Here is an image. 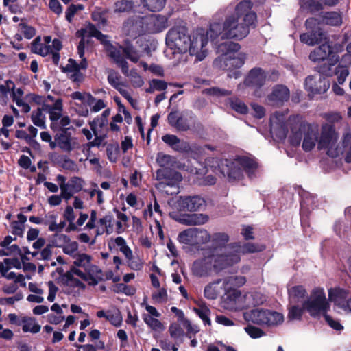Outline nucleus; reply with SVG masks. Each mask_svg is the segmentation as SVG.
<instances>
[{"instance_id":"f257e3e1","label":"nucleus","mask_w":351,"mask_h":351,"mask_svg":"<svg viewBox=\"0 0 351 351\" xmlns=\"http://www.w3.org/2000/svg\"><path fill=\"white\" fill-rule=\"evenodd\" d=\"M326 125H332L323 124L319 132L318 125L309 123L299 115L291 116L287 119V113L281 112H276L270 117V132L272 136L283 140L287 137L289 128L290 143L294 146L301 144L304 152L313 150L317 145L319 150L324 151L327 154L326 148L319 147L324 128Z\"/></svg>"},{"instance_id":"f03ea898","label":"nucleus","mask_w":351,"mask_h":351,"mask_svg":"<svg viewBox=\"0 0 351 351\" xmlns=\"http://www.w3.org/2000/svg\"><path fill=\"white\" fill-rule=\"evenodd\" d=\"M263 249L262 246L251 243L243 245L230 243L216 250L212 256H206L202 261H195L192 267L193 273L197 276L202 277L209 275L212 271L219 272L239 263L241 254L258 252Z\"/></svg>"},{"instance_id":"7ed1b4c3","label":"nucleus","mask_w":351,"mask_h":351,"mask_svg":"<svg viewBox=\"0 0 351 351\" xmlns=\"http://www.w3.org/2000/svg\"><path fill=\"white\" fill-rule=\"evenodd\" d=\"M252 5L249 0L241 1L237 5L234 13L226 18L222 27L219 23L210 25V37L218 33L217 36L221 39L240 40L246 37L250 32V27L254 25L256 19L255 12L251 10Z\"/></svg>"},{"instance_id":"20e7f679","label":"nucleus","mask_w":351,"mask_h":351,"mask_svg":"<svg viewBox=\"0 0 351 351\" xmlns=\"http://www.w3.org/2000/svg\"><path fill=\"white\" fill-rule=\"evenodd\" d=\"M169 205L172 210L169 216L176 221L187 226H199L208 221L209 217L206 214H182L180 211L195 212L204 209L206 204L204 198L199 196L179 197L176 199H171Z\"/></svg>"},{"instance_id":"39448f33","label":"nucleus","mask_w":351,"mask_h":351,"mask_svg":"<svg viewBox=\"0 0 351 351\" xmlns=\"http://www.w3.org/2000/svg\"><path fill=\"white\" fill-rule=\"evenodd\" d=\"M206 165L215 173H221L230 182L241 180L243 178V171L251 177L257 169L256 162L245 157H237L233 160L208 158L206 160Z\"/></svg>"},{"instance_id":"423d86ee","label":"nucleus","mask_w":351,"mask_h":351,"mask_svg":"<svg viewBox=\"0 0 351 351\" xmlns=\"http://www.w3.org/2000/svg\"><path fill=\"white\" fill-rule=\"evenodd\" d=\"M77 35L81 37V40L77 46V53L80 58H82V60L80 64H77L73 59H69L66 65L62 67V71L66 73L72 81L79 83L84 79V75L80 72V70H85L88 66L87 60L84 57L85 43L88 42L89 37H95L101 41H104L106 36L102 34L91 24L87 25L83 29L78 31Z\"/></svg>"},{"instance_id":"0eeeda50","label":"nucleus","mask_w":351,"mask_h":351,"mask_svg":"<svg viewBox=\"0 0 351 351\" xmlns=\"http://www.w3.org/2000/svg\"><path fill=\"white\" fill-rule=\"evenodd\" d=\"M339 134L334 125L324 128L323 136L319 147L327 149V155L331 158H338L344 154L346 162H351V130L348 128L342 134L341 141Z\"/></svg>"},{"instance_id":"6e6552de","label":"nucleus","mask_w":351,"mask_h":351,"mask_svg":"<svg viewBox=\"0 0 351 351\" xmlns=\"http://www.w3.org/2000/svg\"><path fill=\"white\" fill-rule=\"evenodd\" d=\"M157 163L162 167L156 171V178L158 181L156 188L167 195H175L179 193V184L182 177L178 172L169 170L173 166L174 159L169 155L158 153L156 157Z\"/></svg>"},{"instance_id":"1a4fd4ad","label":"nucleus","mask_w":351,"mask_h":351,"mask_svg":"<svg viewBox=\"0 0 351 351\" xmlns=\"http://www.w3.org/2000/svg\"><path fill=\"white\" fill-rule=\"evenodd\" d=\"M309 59L314 62L327 60L328 64H324L319 69V72L326 76L337 75V82L339 84L344 83L349 74L347 67L338 66L335 69H332L333 66L338 62V55L332 50L331 46L326 42L319 47L315 49L309 54Z\"/></svg>"},{"instance_id":"9d476101","label":"nucleus","mask_w":351,"mask_h":351,"mask_svg":"<svg viewBox=\"0 0 351 351\" xmlns=\"http://www.w3.org/2000/svg\"><path fill=\"white\" fill-rule=\"evenodd\" d=\"M302 306L303 308L311 316L317 317L324 315L326 322L332 328L337 330H340L343 328V326L339 322L334 320L331 317L326 315V313L330 308V305L327 301L323 288H314L311 291L310 296L303 302Z\"/></svg>"},{"instance_id":"9b49d317","label":"nucleus","mask_w":351,"mask_h":351,"mask_svg":"<svg viewBox=\"0 0 351 351\" xmlns=\"http://www.w3.org/2000/svg\"><path fill=\"white\" fill-rule=\"evenodd\" d=\"M217 45V53L220 55L221 61L224 62L225 66L228 69L239 68L245 59V54L239 53L240 46L238 43L230 40H226Z\"/></svg>"},{"instance_id":"f8f14e48","label":"nucleus","mask_w":351,"mask_h":351,"mask_svg":"<svg viewBox=\"0 0 351 351\" xmlns=\"http://www.w3.org/2000/svg\"><path fill=\"white\" fill-rule=\"evenodd\" d=\"M245 321L267 327H274L284 322V315L278 312L264 308H255L244 313Z\"/></svg>"},{"instance_id":"ddd939ff","label":"nucleus","mask_w":351,"mask_h":351,"mask_svg":"<svg viewBox=\"0 0 351 351\" xmlns=\"http://www.w3.org/2000/svg\"><path fill=\"white\" fill-rule=\"evenodd\" d=\"M191 35L188 34L184 26L171 28L166 36V43L172 49H176L180 53L186 52V49Z\"/></svg>"},{"instance_id":"4468645a","label":"nucleus","mask_w":351,"mask_h":351,"mask_svg":"<svg viewBox=\"0 0 351 351\" xmlns=\"http://www.w3.org/2000/svg\"><path fill=\"white\" fill-rule=\"evenodd\" d=\"M208 39L203 31L194 32L191 37L186 49L191 56H194L197 61H202L207 56Z\"/></svg>"},{"instance_id":"2eb2a0df","label":"nucleus","mask_w":351,"mask_h":351,"mask_svg":"<svg viewBox=\"0 0 351 351\" xmlns=\"http://www.w3.org/2000/svg\"><path fill=\"white\" fill-rule=\"evenodd\" d=\"M225 293L221 299L222 307L229 311H239L245 308V294L236 289H223Z\"/></svg>"},{"instance_id":"dca6fc26","label":"nucleus","mask_w":351,"mask_h":351,"mask_svg":"<svg viewBox=\"0 0 351 351\" xmlns=\"http://www.w3.org/2000/svg\"><path fill=\"white\" fill-rule=\"evenodd\" d=\"M209 239L210 235L206 230L195 228L181 232L178 237L180 243L189 245H196L205 243Z\"/></svg>"},{"instance_id":"f3484780","label":"nucleus","mask_w":351,"mask_h":351,"mask_svg":"<svg viewBox=\"0 0 351 351\" xmlns=\"http://www.w3.org/2000/svg\"><path fill=\"white\" fill-rule=\"evenodd\" d=\"M56 180L60 185L61 195L66 201L70 199L75 193L80 191L83 187V180L77 177H73L68 182H66L64 176L58 175Z\"/></svg>"},{"instance_id":"a211bd4d","label":"nucleus","mask_w":351,"mask_h":351,"mask_svg":"<svg viewBox=\"0 0 351 351\" xmlns=\"http://www.w3.org/2000/svg\"><path fill=\"white\" fill-rule=\"evenodd\" d=\"M319 72V73L306 77L304 86L309 94L314 95L324 93L329 88L330 83Z\"/></svg>"},{"instance_id":"6ab92c4d","label":"nucleus","mask_w":351,"mask_h":351,"mask_svg":"<svg viewBox=\"0 0 351 351\" xmlns=\"http://www.w3.org/2000/svg\"><path fill=\"white\" fill-rule=\"evenodd\" d=\"M146 33L160 32L167 27V19L165 16L150 14L145 16Z\"/></svg>"},{"instance_id":"aec40b11","label":"nucleus","mask_w":351,"mask_h":351,"mask_svg":"<svg viewBox=\"0 0 351 351\" xmlns=\"http://www.w3.org/2000/svg\"><path fill=\"white\" fill-rule=\"evenodd\" d=\"M123 28L125 32L132 36L146 33L145 16H135L128 19L125 22Z\"/></svg>"},{"instance_id":"412c9836","label":"nucleus","mask_w":351,"mask_h":351,"mask_svg":"<svg viewBox=\"0 0 351 351\" xmlns=\"http://www.w3.org/2000/svg\"><path fill=\"white\" fill-rule=\"evenodd\" d=\"M51 42V37L47 36L43 38V42H42L40 36H37L31 45V51L36 54H39L42 56H46L52 52L51 45H49Z\"/></svg>"},{"instance_id":"4be33fe9","label":"nucleus","mask_w":351,"mask_h":351,"mask_svg":"<svg viewBox=\"0 0 351 351\" xmlns=\"http://www.w3.org/2000/svg\"><path fill=\"white\" fill-rule=\"evenodd\" d=\"M169 123L177 130L186 131L190 128L187 118L178 111L171 112L167 117Z\"/></svg>"},{"instance_id":"5701e85b","label":"nucleus","mask_w":351,"mask_h":351,"mask_svg":"<svg viewBox=\"0 0 351 351\" xmlns=\"http://www.w3.org/2000/svg\"><path fill=\"white\" fill-rule=\"evenodd\" d=\"M265 79V72L261 69L255 68L250 71L245 80V84L252 88H260L264 84Z\"/></svg>"},{"instance_id":"b1692460","label":"nucleus","mask_w":351,"mask_h":351,"mask_svg":"<svg viewBox=\"0 0 351 351\" xmlns=\"http://www.w3.org/2000/svg\"><path fill=\"white\" fill-rule=\"evenodd\" d=\"M289 90L285 86L277 85L268 96V99L274 104H278L287 101L289 98Z\"/></svg>"},{"instance_id":"393cba45","label":"nucleus","mask_w":351,"mask_h":351,"mask_svg":"<svg viewBox=\"0 0 351 351\" xmlns=\"http://www.w3.org/2000/svg\"><path fill=\"white\" fill-rule=\"evenodd\" d=\"M55 140L57 142L58 146L64 152H71L77 145L75 139L73 138L66 132L57 134L55 136Z\"/></svg>"},{"instance_id":"a878e982","label":"nucleus","mask_w":351,"mask_h":351,"mask_svg":"<svg viewBox=\"0 0 351 351\" xmlns=\"http://www.w3.org/2000/svg\"><path fill=\"white\" fill-rule=\"evenodd\" d=\"M213 241L216 245V247H214L212 250L206 251L204 253V256L202 258L198 259L197 261H202L204 259L206 256H212L215 251L223 248L224 246L229 245L230 244H227L229 241V237L227 234L223 232L215 233L213 236Z\"/></svg>"},{"instance_id":"bb28decb","label":"nucleus","mask_w":351,"mask_h":351,"mask_svg":"<svg viewBox=\"0 0 351 351\" xmlns=\"http://www.w3.org/2000/svg\"><path fill=\"white\" fill-rule=\"evenodd\" d=\"M162 141L173 149L179 152H187L190 149L188 143L179 139L176 135L166 134L162 137Z\"/></svg>"},{"instance_id":"cd10ccee","label":"nucleus","mask_w":351,"mask_h":351,"mask_svg":"<svg viewBox=\"0 0 351 351\" xmlns=\"http://www.w3.org/2000/svg\"><path fill=\"white\" fill-rule=\"evenodd\" d=\"M221 289H223V279H218L205 287L204 295L209 300H215L219 295Z\"/></svg>"},{"instance_id":"c85d7f7f","label":"nucleus","mask_w":351,"mask_h":351,"mask_svg":"<svg viewBox=\"0 0 351 351\" xmlns=\"http://www.w3.org/2000/svg\"><path fill=\"white\" fill-rule=\"evenodd\" d=\"M87 272L86 281L90 285H96L103 279V272L97 265L90 264L85 269Z\"/></svg>"},{"instance_id":"c756f323","label":"nucleus","mask_w":351,"mask_h":351,"mask_svg":"<svg viewBox=\"0 0 351 351\" xmlns=\"http://www.w3.org/2000/svg\"><path fill=\"white\" fill-rule=\"evenodd\" d=\"M326 39L324 34L321 31L311 32L310 34L304 33L300 36L302 43L313 46Z\"/></svg>"},{"instance_id":"7c9ffc66","label":"nucleus","mask_w":351,"mask_h":351,"mask_svg":"<svg viewBox=\"0 0 351 351\" xmlns=\"http://www.w3.org/2000/svg\"><path fill=\"white\" fill-rule=\"evenodd\" d=\"M45 108L49 114V119L51 121H57L62 115V101L61 99H58L52 105H45Z\"/></svg>"},{"instance_id":"2f4dec72","label":"nucleus","mask_w":351,"mask_h":351,"mask_svg":"<svg viewBox=\"0 0 351 351\" xmlns=\"http://www.w3.org/2000/svg\"><path fill=\"white\" fill-rule=\"evenodd\" d=\"M266 301V297L259 292H252L245 293V308L252 306L263 304Z\"/></svg>"},{"instance_id":"473e14b6","label":"nucleus","mask_w":351,"mask_h":351,"mask_svg":"<svg viewBox=\"0 0 351 351\" xmlns=\"http://www.w3.org/2000/svg\"><path fill=\"white\" fill-rule=\"evenodd\" d=\"M113 217L111 215H106L100 218L98 221V226L96 230L97 235H100L104 232L108 234L111 233L112 226Z\"/></svg>"},{"instance_id":"72a5a7b5","label":"nucleus","mask_w":351,"mask_h":351,"mask_svg":"<svg viewBox=\"0 0 351 351\" xmlns=\"http://www.w3.org/2000/svg\"><path fill=\"white\" fill-rule=\"evenodd\" d=\"M142 318L144 322L152 330L157 332H161L165 330V324L158 319V317L142 315Z\"/></svg>"},{"instance_id":"f704fd0d","label":"nucleus","mask_w":351,"mask_h":351,"mask_svg":"<svg viewBox=\"0 0 351 351\" xmlns=\"http://www.w3.org/2000/svg\"><path fill=\"white\" fill-rule=\"evenodd\" d=\"M18 32H19V34H17L16 35V38L19 40H21L22 39V35L26 39H31L36 34V29L24 21H21L19 24Z\"/></svg>"},{"instance_id":"c9c22d12","label":"nucleus","mask_w":351,"mask_h":351,"mask_svg":"<svg viewBox=\"0 0 351 351\" xmlns=\"http://www.w3.org/2000/svg\"><path fill=\"white\" fill-rule=\"evenodd\" d=\"M246 282L245 278L241 276H232L223 279V289H235L243 286Z\"/></svg>"},{"instance_id":"e433bc0d","label":"nucleus","mask_w":351,"mask_h":351,"mask_svg":"<svg viewBox=\"0 0 351 351\" xmlns=\"http://www.w3.org/2000/svg\"><path fill=\"white\" fill-rule=\"evenodd\" d=\"M62 217L69 223L66 231L69 232L76 230V226L75 225L76 215L72 206L68 205L66 206Z\"/></svg>"},{"instance_id":"4c0bfd02","label":"nucleus","mask_w":351,"mask_h":351,"mask_svg":"<svg viewBox=\"0 0 351 351\" xmlns=\"http://www.w3.org/2000/svg\"><path fill=\"white\" fill-rule=\"evenodd\" d=\"M41 326L34 317H24L22 319V330L24 332L36 334L40 332Z\"/></svg>"},{"instance_id":"58836bf2","label":"nucleus","mask_w":351,"mask_h":351,"mask_svg":"<svg viewBox=\"0 0 351 351\" xmlns=\"http://www.w3.org/2000/svg\"><path fill=\"white\" fill-rule=\"evenodd\" d=\"M15 84L12 80H6L4 83L0 84V97L3 99H8L10 96L13 101L16 97L14 92Z\"/></svg>"},{"instance_id":"ea45409f","label":"nucleus","mask_w":351,"mask_h":351,"mask_svg":"<svg viewBox=\"0 0 351 351\" xmlns=\"http://www.w3.org/2000/svg\"><path fill=\"white\" fill-rule=\"evenodd\" d=\"M321 23L332 26H337L342 23V19L341 15L337 12H326L322 16Z\"/></svg>"},{"instance_id":"a19ab883","label":"nucleus","mask_w":351,"mask_h":351,"mask_svg":"<svg viewBox=\"0 0 351 351\" xmlns=\"http://www.w3.org/2000/svg\"><path fill=\"white\" fill-rule=\"evenodd\" d=\"M288 294L290 303H293L303 298L306 294V291L303 286L296 285L288 289Z\"/></svg>"},{"instance_id":"79ce46f5","label":"nucleus","mask_w":351,"mask_h":351,"mask_svg":"<svg viewBox=\"0 0 351 351\" xmlns=\"http://www.w3.org/2000/svg\"><path fill=\"white\" fill-rule=\"evenodd\" d=\"M108 82L119 92H121L125 87V84L121 81V77L112 70L108 71Z\"/></svg>"},{"instance_id":"37998d69","label":"nucleus","mask_w":351,"mask_h":351,"mask_svg":"<svg viewBox=\"0 0 351 351\" xmlns=\"http://www.w3.org/2000/svg\"><path fill=\"white\" fill-rule=\"evenodd\" d=\"M73 258L75 266L82 267L84 269L89 267L92 261V256L85 253L78 252Z\"/></svg>"},{"instance_id":"c03bdc74","label":"nucleus","mask_w":351,"mask_h":351,"mask_svg":"<svg viewBox=\"0 0 351 351\" xmlns=\"http://www.w3.org/2000/svg\"><path fill=\"white\" fill-rule=\"evenodd\" d=\"M114 243L119 247L120 252H121L125 258L130 261L133 258V254L131 249L127 245L125 240L121 237H117L114 239Z\"/></svg>"},{"instance_id":"a18cd8bd","label":"nucleus","mask_w":351,"mask_h":351,"mask_svg":"<svg viewBox=\"0 0 351 351\" xmlns=\"http://www.w3.org/2000/svg\"><path fill=\"white\" fill-rule=\"evenodd\" d=\"M12 268L21 269V262L18 258H5L3 262H0V271H8Z\"/></svg>"},{"instance_id":"49530a36","label":"nucleus","mask_w":351,"mask_h":351,"mask_svg":"<svg viewBox=\"0 0 351 351\" xmlns=\"http://www.w3.org/2000/svg\"><path fill=\"white\" fill-rule=\"evenodd\" d=\"M181 325L182 323L176 322L170 324L168 330L172 339H177L184 336V331Z\"/></svg>"},{"instance_id":"de8ad7c7","label":"nucleus","mask_w":351,"mask_h":351,"mask_svg":"<svg viewBox=\"0 0 351 351\" xmlns=\"http://www.w3.org/2000/svg\"><path fill=\"white\" fill-rule=\"evenodd\" d=\"M134 3L131 1L121 0L114 3V12L115 13L128 12L132 10Z\"/></svg>"},{"instance_id":"09e8293b","label":"nucleus","mask_w":351,"mask_h":351,"mask_svg":"<svg viewBox=\"0 0 351 351\" xmlns=\"http://www.w3.org/2000/svg\"><path fill=\"white\" fill-rule=\"evenodd\" d=\"M111 324L114 326H120L122 324V316L118 309L108 310L107 319Z\"/></svg>"},{"instance_id":"8fccbe9b","label":"nucleus","mask_w":351,"mask_h":351,"mask_svg":"<svg viewBox=\"0 0 351 351\" xmlns=\"http://www.w3.org/2000/svg\"><path fill=\"white\" fill-rule=\"evenodd\" d=\"M32 121L35 125L41 128H45V115L40 108L32 112Z\"/></svg>"},{"instance_id":"3c124183","label":"nucleus","mask_w":351,"mask_h":351,"mask_svg":"<svg viewBox=\"0 0 351 351\" xmlns=\"http://www.w3.org/2000/svg\"><path fill=\"white\" fill-rule=\"evenodd\" d=\"M141 1L144 6L153 12L160 11L165 5V0H141Z\"/></svg>"},{"instance_id":"603ef678","label":"nucleus","mask_w":351,"mask_h":351,"mask_svg":"<svg viewBox=\"0 0 351 351\" xmlns=\"http://www.w3.org/2000/svg\"><path fill=\"white\" fill-rule=\"evenodd\" d=\"M193 311L206 324L211 325L210 319V310L208 307L206 306H200L199 308H195Z\"/></svg>"},{"instance_id":"864d4df0","label":"nucleus","mask_w":351,"mask_h":351,"mask_svg":"<svg viewBox=\"0 0 351 351\" xmlns=\"http://www.w3.org/2000/svg\"><path fill=\"white\" fill-rule=\"evenodd\" d=\"M72 99L80 101L82 104H93L95 98L90 95L86 93L74 92L71 95Z\"/></svg>"},{"instance_id":"5fc2aeb1","label":"nucleus","mask_w":351,"mask_h":351,"mask_svg":"<svg viewBox=\"0 0 351 351\" xmlns=\"http://www.w3.org/2000/svg\"><path fill=\"white\" fill-rule=\"evenodd\" d=\"M62 249L64 254L73 258L79 252V244L77 241L70 239L69 241Z\"/></svg>"},{"instance_id":"6e6d98bb","label":"nucleus","mask_w":351,"mask_h":351,"mask_svg":"<svg viewBox=\"0 0 351 351\" xmlns=\"http://www.w3.org/2000/svg\"><path fill=\"white\" fill-rule=\"evenodd\" d=\"M108 55L116 62L121 61L123 58L121 55L120 49H118L110 43L105 45Z\"/></svg>"},{"instance_id":"4d7b16f0","label":"nucleus","mask_w":351,"mask_h":351,"mask_svg":"<svg viewBox=\"0 0 351 351\" xmlns=\"http://www.w3.org/2000/svg\"><path fill=\"white\" fill-rule=\"evenodd\" d=\"M301 8L311 12L319 11L322 9L321 3L315 0H300Z\"/></svg>"},{"instance_id":"13d9d810","label":"nucleus","mask_w":351,"mask_h":351,"mask_svg":"<svg viewBox=\"0 0 351 351\" xmlns=\"http://www.w3.org/2000/svg\"><path fill=\"white\" fill-rule=\"evenodd\" d=\"M152 300L158 304H163L167 301L168 295L165 288H160L152 294Z\"/></svg>"},{"instance_id":"bf43d9fd","label":"nucleus","mask_w":351,"mask_h":351,"mask_svg":"<svg viewBox=\"0 0 351 351\" xmlns=\"http://www.w3.org/2000/svg\"><path fill=\"white\" fill-rule=\"evenodd\" d=\"M108 121L98 117L90 122L91 130L94 135H98L103 127L106 126Z\"/></svg>"},{"instance_id":"052dcab7","label":"nucleus","mask_w":351,"mask_h":351,"mask_svg":"<svg viewBox=\"0 0 351 351\" xmlns=\"http://www.w3.org/2000/svg\"><path fill=\"white\" fill-rule=\"evenodd\" d=\"M303 310H304L302 308L299 307L297 305H291L289 307V313L287 317L289 320H299L300 319Z\"/></svg>"},{"instance_id":"680f3d73","label":"nucleus","mask_w":351,"mask_h":351,"mask_svg":"<svg viewBox=\"0 0 351 351\" xmlns=\"http://www.w3.org/2000/svg\"><path fill=\"white\" fill-rule=\"evenodd\" d=\"M70 237L64 234H60L59 232H56L53 236V243L56 247L62 248L67 242L69 241Z\"/></svg>"},{"instance_id":"e2e57ef3","label":"nucleus","mask_w":351,"mask_h":351,"mask_svg":"<svg viewBox=\"0 0 351 351\" xmlns=\"http://www.w3.org/2000/svg\"><path fill=\"white\" fill-rule=\"evenodd\" d=\"M123 52L125 57L133 62H137L140 59L139 53L132 46L125 47Z\"/></svg>"},{"instance_id":"0e129e2a","label":"nucleus","mask_w":351,"mask_h":351,"mask_svg":"<svg viewBox=\"0 0 351 351\" xmlns=\"http://www.w3.org/2000/svg\"><path fill=\"white\" fill-rule=\"evenodd\" d=\"M58 216L55 214H48L44 219V224L48 226L49 230L51 232H57L58 223L56 222Z\"/></svg>"},{"instance_id":"69168bd1","label":"nucleus","mask_w":351,"mask_h":351,"mask_svg":"<svg viewBox=\"0 0 351 351\" xmlns=\"http://www.w3.org/2000/svg\"><path fill=\"white\" fill-rule=\"evenodd\" d=\"M229 103L231 108L237 112L245 114L247 112V106L238 99H230Z\"/></svg>"},{"instance_id":"338daca9","label":"nucleus","mask_w":351,"mask_h":351,"mask_svg":"<svg viewBox=\"0 0 351 351\" xmlns=\"http://www.w3.org/2000/svg\"><path fill=\"white\" fill-rule=\"evenodd\" d=\"M106 154L108 159L114 162L119 156V147L117 145H108L106 148Z\"/></svg>"},{"instance_id":"774afa93","label":"nucleus","mask_w":351,"mask_h":351,"mask_svg":"<svg viewBox=\"0 0 351 351\" xmlns=\"http://www.w3.org/2000/svg\"><path fill=\"white\" fill-rule=\"evenodd\" d=\"M244 330L252 338L254 339L259 338L264 335L263 330L254 326H247Z\"/></svg>"}]
</instances>
